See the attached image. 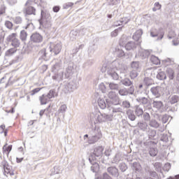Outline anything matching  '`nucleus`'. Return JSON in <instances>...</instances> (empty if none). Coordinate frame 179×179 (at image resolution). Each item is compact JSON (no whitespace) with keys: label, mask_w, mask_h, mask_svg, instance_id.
<instances>
[{"label":"nucleus","mask_w":179,"mask_h":179,"mask_svg":"<svg viewBox=\"0 0 179 179\" xmlns=\"http://www.w3.org/2000/svg\"><path fill=\"white\" fill-rule=\"evenodd\" d=\"M120 63L118 61H115L112 63L111 65L108 66L106 64H104L101 69V72L104 73L106 72L107 75L110 76L113 80H118L122 79V77L118 74V69H120Z\"/></svg>","instance_id":"obj_1"},{"label":"nucleus","mask_w":179,"mask_h":179,"mask_svg":"<svg viewBox=\"0 0 179 179\" xmlns=\"http://www.w3.org/2000/svg\"><path fill=\"white\" fill-rule=\"evenodd\" d=\"M90 117L92 121H94V120H96L98 122H107V121H111L113 120V115L101 113L96 115H94V113H92L91 114Z\"/></svg>","instance_id":"obj_2"},{"label":"nucleus","mask_w":179,"mask_h":179,"mask_svg":"<svg viewBox=\"0 0 179 179\" xmlns=\"http://www.w3.org/2000/svg\"><path fill=\"white\" fill-rule=\"evenodd\" d=\"M103 135L101 134V130L99 128L95 129L90 131V136L88 138L90 143H96L99 139H101Z\"/></svg>","instance_id":"obj_3"},{"label":"nucleus","mask_w":179,"mask_h":179,"mask_svg":"<svg viewBox=\"0 0 179 179\" xmlns=\"http://www.w3.org/2000/svg\"><path fill=\"white\" fill-rule=\"evenodd\" d=\"M6 41L11 43L10 45L13 48L17 50V48L20 47V40L17 38V34L16 33H13L8 35L6 38Z\"/></svg>","instance_id":"obj_4"},{"label":"nucleus","mask_w":179,"mask_h":179,"mask_svg":"<svg viewBox=\"0 0 179 179\" xmlns=\"http://www.w3.org/2000/svg\"><path fill=\"white\" fill-rule=\"evenodd\" d=\"M60 87L64 93H69V92H73L76 89H78V85L76 84L75 81H70L69 83L64 82Z\"/></svg>","instance_id":"obj_5"},{"label":"nucleus","mask_w":179,"mask_h":179,"mask_svg":"<svg viewBox=\"0 0 179 179\" xmlns=\"http://www.w3.org/2000/svg\"><path fill=\"white\" fill-rule=\"evenodd\" d=\"M150 36L151 37H158L157 40L159 41V40H163L164 31H163L162 29L152 28L150 30Z\"/></svg>","instance_id":"obj_6"},{"label":"nucleus","mask_w":179,"mask_h":179,"mask_svg":"<svg viewBox=\"0 0 179 179\" xmlns=\"http://www.w3.org/2000/svg\"><path fill=\"white\" fill-rule=\"evenodd\" d=\"M62 50V44L60 42L51 43L50 46V52H54L55 55H58Z\"/></svg>","instance_id":"obj_7"},{"label":"nucleus","mask_w":179,"mask_h":179,"mask_svg":"<svg viewBox=\"0 0 179 179\" xmlns=\"http://www.w3.org/2000/svg\"><path fill=\"white\" fill-rule=\"evenodd\" d=\"M40 23H42V24H44L46 27H50L51 26V16H50V14L47 13L44 15V13L41 12Z\"/></svg>","instance_id":"obj_8"},{"label":"nucleus","mask_w":179,"mask_h":179,"mask_svg":"<svg viewBox=\"0 0 179 179\" xmlns=\"http://www.w3.org/2000/svg\"><path fill=\"white\" fill-rule=\"evenodd\" d=\"M108 99H110V102L114 106L120 104V97L118 96V95H117V94L115 92H109V93L108 94Z\"/></svg>","instance_id":"obj_9"},{"label":"nucleus","mask_w":179,"mask_h":179,"mask_svg":"<svg viewBox=\"0 0 179 179\" xmlns=\"http://www.w3.org/2000/svg\"><path fill=\"white\" fill-rule=\"evenodd\" d=\"M101 155H103V147L96 148L93 154H92L89 158L90 162H92V160H96V157H100Z\"/></svg>","instance_id":"obj_10"},{"label":"nucleus","mask_w":179,"mask_h":179,"mask_svg":"<svg viewBox=\"0 0 179 179\" xmlns=\"http://www.w3.org/2000/svg\"><path fill=\"white\" fill-rule=\"evenodd\" d=\"M30 40L31 43H35L36 44H38L43 42V36L39 33H34L30 36Z\"/></svg>","instance_id":"obj_11"},{"label":"nucleus","mask_w":179,"mask_h":179,"mask_svg":"<svg viewBox=\"0 0 179 179\" xmlns=\"http://www.w3.org/2000/svg\"><path fill=\"white\" fill-rule=\"evenodd\" d=\"M150 92L152 93V96H154L155 99H159V97L162 96V87H152L150 89Z\"/></svg>","instance_id":"obj_12"},{"label":"nucleus","mask_w":179,"mask_h":179,"mask_svg":"<svg viewBox=\"0 0 179 179\" xmlns=\"http://www.w3.org/2000/svg\"><path fill=\"white\" fill-rule=\"evenodd\" d=\"M53 64L52 66V71L53 72H58L60 69H62V61L61 60H53L52 62Z\"/></svg>","instance_id":"obj_13"},{"label":"nucleus","mask_w":179,"mask_h":179,"mask_svg":"<svg viewBox=\"0 0 179 179\" xmlns=\"http://www.w3.org/2000/svg\"><path fill=\"white\" fill-rule=\"evenodd\" d=\"M75 72L73 69V65H69L65 70L64 72V76L66 79L69 78L70 76H72L73 75V73Z\"/></svg>","instance_id":"obj_14"},{"label":"nucleus","mask_w":179,"mask_h":179,"mask_svg":"<svg viewBox=\"0 0 179 179\" xmlns=\"http://www.w3.org/2000/svg\"><path fill=\"white\" fill-rule=\"evenodd\" d=\"M156 99L157 98L152 99V107L157 108V110H160L162 109V107H163V102L162 101H157Z\"/></svg>","instance_id":"obj_15"},{"label":"nucleus","mask_w":179,"mask_h":179,"mask_svg":"<svg viewBox=\"0 0 179 179\" xmlns=\"http://www.w3.org/2000/svg\"><path fill=\"white\" fill-rule=\"evenodd\" d=\"M156 78L158 79V80H166V79H167V76L164 71H162V69H158L157 71Z\"/></svg>","instance_id":"obj_16"},{"label":"nucleus","mask_w":179,"mask_h":179,"mask_svg":"<svg viewBox=\"0 0 179 179\" xmlns=\"http://www.w3.org/2000/svg\"><path fill=\"white\" fill-rule=\"evenodd\" d=\"M108 173L110 174L111 176H113V177H118L120 176V173H118V169H117L115 166H110L107 169Z\"/></svg>","instance_id":"obj_17"},{"label":"nucleus","mask_w":179,"mask_h":179,"mask_svg":"<svg viewBox=\"0 0 179 179\" xmlns=\"http://www.w3.org/2000/svg\"><path fill=\"white\" fill-rule=\"evenodd\" d=\"M3 169L4 170L5 176H6V174H10V176L13 174L12 173V167H10V166H9L6 162H3Z\"/></svg>","instance_id":"obj_18"},{"label":"nucleus","mask_w":179,"mask_h":179,"mask_svg":"<svg viewBox=\"0 0 179 179\" xmlns=\"http://www.w3.org/2000/svg\"><path fill=\"white\" fill-rule=\"evenodd\" d=\"M121 85L125 86L126 87H129L134 85V81H131L129 78H125L120 80Z\"/></svg>","instance_id":"obj_19"},{"label":"nucleus","mask_w":179,"mask_h":179,"mask_svg":"<svg viewBox=\"0 0 179 179\" xmlns=\"http://www.w3.org/2000/svg\"><path fill=\"white\" fill-rule=\"evenodd\" d=\"M137 126L141 129V131H143V132L146 131L148 129V122H146L143 120L138 122L137 123Z\"/></svg>","instance_id":"obj_20"},{"label":"nucleus","mask_w":179,"mask_h":179,"mask_svg":"<svg viewBox=\"0 0 179 179\" xmlns=\"http://www.w3.org/2000/svg\"><path fill=\"white\" fill-rule=\"evenodd\" d=\"M52 79L58 83L62 82V80H64V72L55 74L53 76H52Z\"/></svg>","instance_id":"obj_21"},{"label":"nucleus","mask_w":179,"mask_h":179,"mask_svg":"<svg viewBox=\"0 0 179 179\" xmlns=\"http://www.w3.org/2000/svg\"><path fill=\"white\" fill-rule=\"evenodd\" d=\"M150 55V52L146 50H141L138 52V56L141 57V59H145V58H148V56Z\"/></svg>","instance_id":"obj_22"},{"label":"nucleus","mask_w":179,"mask_h":179,"mask_svg":"<svg viewBox=\"0 0 179 179\" xmlns=\"http://www.w3.org/2000/svg\"><path fill=\"white\" fill-rule=\"evenodd\" d=\"M24 13L25 16H27V15H36V8L33 6H28L24 9Z\"/></svg>","instance_id":"obj_23"},{"label":"nucleus","mask_w":179,"mask_h":179,"mask_svg":"<svg viewBox=\"0 0 179 179\" xmlns=\"http://www.w3.org/2000/svg\"><path fill=\"white\" fill-rule=\"evenodd\" d=\"M115 55L119 58H122V57H125V52L122 50V46L120 45V46H118L117 48H116Z\"/></svg>","instance_id":"obj_24"},{"label":"nucleus","mask_w":179,"mask_h":179,"mask_svg":"<svg viewBox=\"0 0 179 179\" xmlns=\"http://www.w3.org/2000/svg\"><path fill=\"white\" fill-rule=\"evenodd\" d=\"M126 114L127 115V118H129L130 121H135V120H136V116L135 115L134 110L128 109L126 112Z\"/></svg>","instance_id":"obj_25"},{"label":"nucleus","mask_w":179,"mask_h":179,"mask_svg":"<svg viewBox=\"0 0 179 179\" xmlns=\"http://www.w3.org/2000/svg\"><path fill=\"white\" fill-rule=\"evenodd\" d=\"M136 101L140 103V104H142L143 106H148L149 104V99L141 96L136 99Z\"/></svg>","instance_id":"obj_26"},{"label":"nucleus","mask_w":179,"mask_h":179,"mask_svg":"<svg viewBox=\"0 0 179 179\" xmlns=\"http://www.w3.org/2000/svg\"><path fill=\"white\" fill-rule=\"evenodd\" d=\"M148 153L151 157H156V156H157V153H159V151L157 150V148L150 147L148 148Z\"/></svg>","instance_id":"obj_27"},{"label":"nucleus","mask_w":179,"mask_h":179,"mask_svg":"<svg viewBox=\"0 0 179 179\" xmlns=\"http://www.w3.org/2000/svg\"><path fill=\"white\" fill-rule=\"evenodd\" d=\"M131 67L134 71H137V72H141V64H139V62H132L131 64Z\"/></svg>","instance_id":"obj_28"},{"label":"nucleus","mask_w":179,"mask_h":179,"mask_svg":"<svg viewBox=\"0 0 179 179\" xmlns=\"http://www.w3.org/2000/svg\"><path fill=\"white\" fill-rule=\"evenodd\" d=\"M148 125L151 127V128H155V129H157L160 127V124L157 120L155 119H152L150 120Z\"/></svg>","instance_id":"obj_29"},{"label":"nucleus","mask_w":179,"mask_h":179,"mask_svg":"<svg viewBox=\"0 0 179 179\" xmlns=\"http://www.w3.org/2000/svg\"><path fill=\"white\" fill-rule=\"evenodd\" d=\"M136 48V44L134 41H129L126 45H125V49L127 51H131V50H134Z\"/></svg>","instance_id":"obj_30"},{"label":"nucleus","mask_w":179,"mask_h":179,"mask_svg":"<svg viewBox=\"0 0 179 179\" xmlns=\"http://www.w3.org/2000/svg\"><path fill=\"white\" fill-rule=\"evenodd\" d=\"M142 34H143V31L142 29H138L133 35V39L135 41H138L139 38L142 37Z\"/></svg>","instance_id":"obj_31"},{"label":"nucleus","mask_w":179,"mask_h":179,"mask_svg":"<svg viewBox=\"0 0 179 179\" xmlns=\"http://www.w3.org/2000/svg\"><path fill=\"white\" fill-rule=\"evenodd\" d=\"M98 106L101 108L102 110H104L106 107H107V102L104 100L103 98H99L98 99Z\"/></svg>","instance_id":"obj_32"},{"label":"nucleus","mask_w":179,"mask_h":179,"mask_svg":"<svg viewBox=\"0 0 179 179\" xmlns=\"http://www.w3.org/2000/svg\"><path fill=\"white\" fill-rule=\"evenodd\" d=\"M166 72V76L169 78V80H173L174 79V71L172 69H167Z\"/></svg>","instance_id":"obj_33"},{"label":"nucleus","mask_w":179,"mask_h":179,"mask_svg":"<svg viewBox=\"0 0 179 179\" xmlns=\"http://www.w3.org/2000/svg\"><path fill=\"white\" fill-rule=\"evenodd\" d=\"M153 83H154L153 79L148 77L144 78L143 84H144V86H145V88L149 87V86H152Z\"/></svg>","instance_id":"obj_34"},{"label":"nucleus","mask_w":179,"mask_h":179,"mask_svg":"<svg viewBox=\"0 0 179 179\" xmlns=\"http://www.w3.org/2000/svg\"><path fill=\"white\" fill-rule=\"evenodd\" d=\"M179 97L177 95H173L169 97L168 103L170 104H176V103H178Z\"/></svg>","instance_id":"obj_35"},{"label":"nucleus","mask_w":179,"mask_h":179,"mask_svg":"<svg viewBox=\"0 0 179 179\" xmlns=\"http://www.w3.org/2000/svg\"><path fill=\"white\" fill-rule=\"evenodd\" d=\"M17 51V49L15 48H11L5 52V55L6 57H12V55H14Z\"/></svg>","instance_id":"obj_36"},{"label":"nucleus","mask_w":179,"mask_h":179,"mask_svg":"<svg viewBox=\"0 0 179 179\" xmlns=\"http://www.w3.org/2000/svg\"><path fill=\"white\" fill-rule=\"evenodd\" d=\"M135 114L138 117H142L143 115V109L139 106H136Z\"/></svg>","instance_id":"obj_37"},{"label":"nucleus","mask_w":179,"mask_h":179,"mask_svg":"<svg viewBox=\"0 0 179 179\" xmlns=\"http://www.w3.org/2000/svg\"><path fill=\"white\" fill-rule=\"evenodd\" d=\"M39 100L41 101V106H44L50 101V99L47 97L45 94H43L41 96L39 97Z\"/></svg>","instance_id":"obj_38"},{"label":"nucleus","mask_w":179,"mask_h":179,"mask_svg":"<svg viewBox=\"0 0 179 179\" xmlns=\"http://www.w3.org/2000/svg\"><path fill=\"white\" fill-rule=\"evenodd\" d=\"M150 61L154 65H160V59L155 55H151Z\"/></svg>","instance_id":"obj_39"},{"label":"nucleus","mask_w":179,"mask_h":179,"mask_svg":"<svg viewBox=\"0 0 179 179\" xmlns=\"http://www.w3.org/2000/svg\"><path fill=\"white\" fill-rule=\"evenodd\" d=\"M20 38L22 41H26L27 40V32L24 30H22L20 34Z\"/></svg>","instance_id":"obj_40"},{"label":"nucleus","mask_w":179,"mask_h":179,"mask_svg":"<svg viewBox=\"0 0 179 179\" xmlns=\"http://www.w3.org/2000/svg\"><path fill=\"white\" fill-rule=\"evenodd\" d=\"M99 169L100 166H99V164L96 162H94L91 166V171H92V173H97Z\"/></svg>","instance_id":"obj_41"},{"label":"nucleus","mask_w":179,"mask_h":179,"mask_svg":"<svg viewBox=\"0 0 179 179\" xmlns=\"http://www.w3.org/2000/svg\"><path fill=\"white\" fill-rule=\"evenodd\" d=\"M107 85H108L110 90H118V89L120 87L118 84H115L114 83H107Z\"/></svg>","instance_id":"obj_42"},{"label":"nucleus","mask_w":179,"mask_h":179,"mask_svg":"<svg viewBox=\"0 0 179 179\" xmlns=\"http://www.w3.org/2000/svg\"><path fill=\"white\" fill-rule=\"evenodd\" d=\"M39 55L43 59H45L48 57V52H47L46 49H43L39 52Z\"/></svg>","instance_id":"obj_43"},{"label":"nucleus","mask_w":179,"mask_h":179,"mask_svg":"<svg viewBox=\"0 0 179 179\" xmlns=\"http://www.w3.org/2000/svg\"><path fill=\"white\" fill-rule=\"evenodd\" d=\"M110 111L112 113H122V108H117L115 106L109 107Z\"/></svg>","instance_id":"obj_44"},{"label":"nucleus","mask_w":179,"mask_h":179,"mask_svg":"<svg viewBox=\"0 0 179 179\" xmlns=\"http://www.w3.org/2000/svg\"><path fill=\"white\" fill-rule=\"evenodd\" d=\"M13 22L15 24H22L23 19L20 16H17L13 18Z\"/></svg>","instance_id":"obj_45"},{"label":"nucleus","mask_w":179,"mask_h":179,"mask_svg":"<svg viewBox=\"0 0 179 179\" xmlns=\"http://www.w3.org/2000/svg\"><path fill=\"white\" fill-rule=\"evenodd\" d=\"M70 39L73 41V40H76V37H78V31H71L69 34Z\"/></svg>","instance_id":"obj_46"},{"label":"nucleus","mask_w":179,"mask_h":179,"mask_svg":"<svg viewBox=\"0 0 179 179\" xmlns=\"http://www.w3.org/2000/svg\"><path fill=\"white\" fill-rule=\"evenodd\" d=\"M118 93L120 96H128V91L127 88H122L119 90Z\"/></svg>","instance_id":"obj_47"},{"label":"nucleus","mask_w":179,"mask_h":179,"mask_svg":"<svg viewBox=\"0 0 179 179\" xmlns=\"http://www.w3.org/2000/svg\"><path fill=\"white\" fill-rule=\"evenodd\" d=\"M122 107L123 108H131V103L129 101H123L122 103Z\"/></svg>","instance_id":"obj_48"},{"label":"nucleus","mask_w":179,"mask_h":179,"mask_svg":"<svg viewBox=\"0 0 179 179\" xmlns=\"http://www.w3.org/2000/svg\"><path fill=\"white\" fill-rule=\"evenodd\" d=\"M119 169L120 170H121V171H122V173H124V171H127L128 167L127 166V164L125 163L122 162L119 165Z\"/></svg>","instance_id":"obj_49"},{"label":"nucleus","mask_w":179,"mask_h":179,"mask_svg":"<svg viewBox=\"0 0 179 179\" xmlns=\"http://www.w3.org/2000/svg\"><path fill=\"white\" fill-rule=\"evenodd\" d=\"M155 136H156V130H150L148 131V138L149 139H153V138H155Z\"/></svg>","instance_id":"obj_50"},{"label":"nucleus","mask_w":179,"mask_h":179,"mask_svg":"<svg viewBox=\"0 0 179 179\" xmlns=\"http://www.w3.org/2000/svg\"><path fill=\"white\" fill-rule=\"evenodd\" d=\"M122 30V27H119L117 29H115L111 32V37H117L118 36V31H121Z\"/></svg>","instance_id":"obj_51"},{"label":"nucleus","mask_w":179,"mask_h":179,"mask_svg":"<svg viewBox=\"0 0 179 179\" xmlns=\"http://www.w3.org/2000/svg\"><path fill=\"white\" fill-rule=\"evenodd\" d=\"M121 160V154L117 153L113 158V163H118Z\"/></svg>","instance_id":"obj_52"},{"label":"nucleus","mask_w":179,"mask_h":179,"mask_svg":"<svg viewBox=\"0 0 179 179\" xmlns=\"http://www.w3.org/2000/svg\"><path fill=\"white\" fill-rule=\"evenodd\" d=\"M5 26L9 30H12V29L13 27V23H12V22H10V21L7 20L5 22Z\"/></svg>","instance_id":"obj_53"},{"label":"nucleus","mask_w":179,"mask_h":179,"mask_svg":"<svg viewBox=\"0 0 179 179\" xmlns=\"http://www.w3.org/2000/svg\"><path fill=\"white\" fill-rule=\"evenodd\" d=\"M138 77V71L136 70H133L130 72V78L131 79H135V78Z\"/></svg>","instance_id":"obj_54"},{"label":"nucleus","mask_w":179,"mask_h":179,"mask_svg":"<svg viewBox=\"0 0 179 179\" xmlns=\"http://www.w3.org/2000/svg\"><path fill=\"white\" fill-rule=\"evenodd\" d=\"M129 88L127 89V95L128 94H134L135 92V87H134V84L129 87Z\"/></svg>","instance_id":"obj_55"},{"label":"nucleus","mask_w":179,"mask_h":179,"mask_svg":"<svg viewBox=\"0 0 179 179\" xmlns=\"http://www.w3.org/2000/svg\"><path fill=\"white\" fill-rule=\"evenodd\" d=\"M8 144H6L3 146V152H8V153H10V150H12V145H10L8 147H6Z\"/></svg>","instance_id":"obj_56"},{"label":"nucleus","mask_w":179,"mask_h":179,"mask_svg":"<svg viewBox=\"0 0 179 179\" xmlns=\"http://www.w3.org/2000/svg\"><path fill=\"white\" fill-rule=\"evenodd\" d=\"M156 171H162V164L160 162H156L154 164Z\"/></svg>","instance_id":"obj_57"},{"label":"nucleus","mask_w":179,"mask_h":179,"mask_svg":"<svg viewBox=\"0 0 179 179\" xmlns=\"http://www.w3.org/2000/svg\"><path fill=\"white\" fill-rule=\"evenodd\" d=\"M99 89L102 92V93H106L107 92V88L106 87V85L103 83H101L99 85Z\"/></svg>","instance_id":"obj_58"},{"label":"nucleus","mask_w":179,"mask_h":179,"mask_svg":"<svg viewBox=\"0 0 179 179\" xmlns=\"http://www.w3.org/2000/svg\"><path fill=\"white\" fill-rule=\"evenodd\" d=\"M143 118L144 121H150V115L148 113H144L143 114Z\"/></svg>","instance_id":"obj_59"},{"label":"nucleus","mask_w":179,"mask_h":179,"mask_svg":"<svg viewBox=\"0 0 179 179\" xmlns=\"http://www.w3.org/2000/svg\"><path fill=\"white\" fill-rule=\"evenodd\" d=\"M170 169H171V164L170 163L165 164L163 167L164 171H169Z\"/></svg>","instance_id":"obj_60"},{"label":"nucleus","mask_w":179,"mask_h":179,"mask_svg":"<svg viewBox=\"0 0 179 179\" xmlns=\"http://www.w3.org/2000/svg\"><path fill=\"white\" fill-rule=\"evenodd\" d=\"M66 105H62L59 109V113H64L66 111Z\"/></svg>","instance_id":"obj_61"},{"label":"nucleus","mask_w":179,"mask_h":179,"mask_svg":"<svg viewBox=\"0 0 179 179\" xmlns=\"http://www.w3.org/2000/svg\"><path fill=\"white\" fill-rule=\"evenodd\" d=\"M46 97L50 100V99H52L54 97V91L52 90H50L49 93L46 94Z\"/></svg>","instance_id":"obj_62"},{"label":"nucleus","mask_w":179,"mask_h":179,"mask_svg":"<svg viewBox=\"0 0 179 179\" xmlns=\"http://www.w3.org/2000/svg\"><path fill=\"white\" fill-rule=\"evenodd\" d=\"M162 121L163 124H166L169 121V115H164L162 117Z\"/></svg>","instance_id":"obj_63"},{"label":"nucleus","mask_w":179,"mask_h":179,"mask_svg":"<svg viewBox=\"0 0 179 179\" xmlns=\"http://www.w3.org/2000/svg\"><path fill=\"white\" fill-rule=\"evenodd\" d=\"M54 170H55L54 171L55 174H59V173H61V169H59V166H55Z\"/></svg>","instance_id":"obj_64"}]
</instances>
